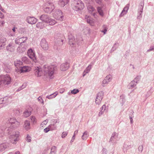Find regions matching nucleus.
Returning a JSON list of instances; mask_svg holds the SVG:
<instances>
[{
    "mask_svg": "<svg viewBox=\"0 0 154 154\" xmlns=\"http://www.w3.org/2000/svg\"><path fill=\"white\" fill-rule=\"evenodd\" d=\"M56 66L54 65H45L43 67L44 72V75H48L50 79H53L54 77V72Z\"/></svg>",
    "mask_w": 154,
    "mask_h": 154,
    "instance_id": "1",
    "label": "nucleus"
},
{
    "mask_svg": "<svg viewBox=\"0 0 154 154\" xmlns=\"http://www.w3.org/2000/svg\"><path fill=\"white\" fill-rule=\"evenodd\" d=\"M20 122L17 121L14 118H11L7 122L6 125L7 127V130L9 131L7 132L8 134L10 133L11 129L16 128L20 125Z\"/></svg>",
    "mask_w": 154,
    "mask_h": 154,
    "instance_id": "2",
    "label": "nucleus"
},
{
    "mask_svg": "<svg viewBox=\"0 0 154 154\" xmlns=\"http://www.w3.org/2000/svg\"><path fill=\"white\" fill-rule=\"evenodd\" d=\"M71 6L72 8L76 11L82 10L85 7L84 3L80 0H72Z\"/></svg>",
    "mask_w": 154,
    "mask_h": 154,
    "instance_id": "3",
    "label": "nucleus"
},
{
    "mask_svg": "<svg viewBox=\"0 0 154 154\" xmlns=\"http://www.w3.org/2000/svg\"><path fill=\"white\" fill-rule=\"evenodd\" d=\"M39 19L44 23L48 24L51 26H53L57 23L55 20L51 18L48 15L46 14L41 15L39 17Z\"/></svg>",
    "mask_w": 154,
    "mask_h": 154,
    "instance_id": "4",
    "label": "nucleus"
},
{
    "mask_svg": "<svg viewBox=\"0 0 154 154\" xmlns=\"http://www.w3.org/2000/svg\"><path fill=\"white\" fill-rule=\"evenodd\" d=\"M43 8L45 13L50 14L54 9L55 6L54 3L48 1L45 3Z\"/></svg>",
    "mask_w": 154,
    "mask_h": 154,
    "instance_id": "5",
    "label": "nucleus"
},
{
    "mask_svg": "<svg viewBox=\"0 0 154 154\" xmlns=\"http://www.w3.org/2000/svg\"><path fill=\"white\" fill-rule=\"evenodd\" d=\"M11 82V78L8 74L1 75L0 76V85L10 84Z\"/></svg>",
    "mask_w": 154,
    "mask_h": 154,
    "instance_id": "6",
    "label": "nucleus"
},
{
    "mask_svg": "<svg viewBox=\"0 0 154 154\" xmlns=\"http://www.w3.org/2000/svg\"><path fill=\"white\" fill-rule=\"evenodd\" d=\"M53 17L56 19L60 21H62L64 16L62 11L59 9L54 10L52 13Z\"/></svg>",
    "mask_w": 154,
    "mask_h": 154,
    "instance_id": "7",
    "label": "nucleus"
},
{
    "mask_svg": "<svg viewBox=\"0 0 154 154\" xmlns=\"http://www.w3.org/2000/svg\"><path fill=\"white\" fill-rule=\"evenodd\" d=\"M19 132L18 131H16L13 134L10 135L9 137L10 142L14 144H16L17 142L19 140Z\"/></svg>",
    "mask_w": 154,
    "mask_h": 154,
    "instance_id": "8",
    "label": "nucleus"
},
{
    "mask_svg": "<svg viewBox=\"0 0 154 154\" xmlns=\"http://www.w3.org/2000/svg\"><path fill=\"white\" fill-rule=\"evenodd\" d=\"M104 95V93L102 91L100 92L97 94L95 100L96 105H99L100 104Z\"/></svg>",
    "mask_w": 154,
    "mask_h": 154,
    "instance_id": "9",
    "label": "nucleus"
},
{
    "mask_svg": "<svg viewBox=\"0 0 154 154\" xmlns=\"http://www.w3.org/2000/svg\"><path fill=\"white\" fill-rule=\"evenodd\" d=\"M34 71L35 75L37 77H39L43 75H44V72L43 68H41L40 66L35 67Z\"/></svg>",
    "mask_w": 154,
    "mask_h": 154,
    "instance_id": "10",
    "label": "nucleus"
},
{
    "mask_svg": "<svg viewBox=\"0 0 154 154\" xmlns=\"http://www.w3.org/2000/svg\"><path fill=\"white\" fill-rule=\"evenodd\" d=\"M27 54L29 57L34 62H37L36 57L34 50L30 48L28 50Z\"/></svg>",
    "mask_w": 154,
    "mask_h": 154,
    "instance_id": "11",
    "label": "nucleus"
},
{
    "mask_svg": "<svg viewBox=\"0 0 154 154\" xmlns=\"http://www.w3.org/2000/svg\"><path fill=\"white\" fill-rule=\"evenodd\" d=\"M112 75L110 74L107 75L101 84L103 87L106 86L107 84L110 82L112 80Z\"/></svg>",
    "mask_w": 154,
    "mask_h": 154,
    "instance_id": "12",
    "label": "nucleus"
},
{
    "mask_svg": "<svg viewBox=\"0 0 154 154\" xmlns=\"http://www.w3.org/2000/svg\"><path fill=\"white\" fill-rule=\"evenodd\" d=\"M144 3L141 2L139 6V8L138 10V14L137 18L138 19L140 20L142 17V13Z\"/></svg>",
    "mask_w": 154,
    "mask_h": 154,
    "instance_id": "13",
    "label": "nucleus"
},
{
    "mask_svg": "<svg viewBox=\"0 0 154 154\" xmlns=\"http://www.w3.org/2000/svg\"><path fill=\"white\" fill-rule=\"evenodd\" d=\"M27 39V37H23L21 38L18 37L16 38L15 43L17 44H21L22 43L26 42Z\"/></svg>",
    "mask_w": 154,
    "mask_h": 154,
    "instance_id": "14",
    "label": "nucleus"
},
{
    "mask_svg": "<svg viewBox=\"0 0 154 154\" xmlns=\"http://www.w3.org/2000/svg\"><path fill=\"white\" fill-rule=\"evenodd\" d=\"M41 47L44 50H47L48 49V45L45 39H42L40 43Z\"/></svg>",
    "mask_w": 154,
    "mask_h": 154,
    "instance_id": "15",
    "label": "nucleus"
},
{
    "mask_svg": "<svg viewBox=\"0 0 154 154\" xmlns=\"http://www.w3.org/2000/svg\"><path fill=\"white\" fill-rule=\"evenodd\" d=\"M38 20L34 17L28 16L26 18V21L29 24H35L37 22Z\"/></svg>",
    "mask_w": 154,
    "mask_h": 154,
    "instance_id": "16",
    "label": "nucleus"
},
{
    "mask_svg": "<svg viewBox=\"0 0 154 154\" xmlns=\"http://www.w3.org/2000/svg\"><path fill=\"white\" fill-rule=\"evenodd\" d=\"M7 50L10 52H12L14 51L15 45L13 43H9L6 47Z\"/></svg>",
    "mask_w": 154,
    "mask_h": 154,
    "instance_id": "17",
    "label": "nucleus"
},
{
    "mask_svg": "<svg viewBox=\"0 0 154 154\" xmlns=\"http://www.w3.org/2000/svg\"><path fill=\"white\" fill-rule=\"evenodd\" d=\"M87 9L89 13L91 14H92L93 15L95 18H96V13L94 12L95 11V9L91 5H87Z\"/></svg>",
    "mask_w": 154,
    "mask_h": 154,
    "instance_id": "18",
    "label": "nucleus"
},
{
    "mask_svg": "<svg viewBox=\"0 0 154 154\" xmlns=\"http://www.w3.org/2000/svg\"><path fill=\"white\" fill-rule=\"evenodd\" d=\"M0 100H2V102L5 103H9L12 100V97L11 96H6L0 99Z\"/></svg>",
    "mask_w": 154,
    "mask_h": 154,
    "instance_id": "19",
    "label": "nucleus"
},
{
    "mask_svg": "<svg viewBox=\"0 0 154 154\" xmlns=\"http://www.w3.org/2000/svg\"><path fill=\"white\" fill-rule=\"evenodd\" d=\"M9 147L8 144L6 143L0 144V152H3Z\"/></svg>",
    "mask_w": 154,
    "mask_h": 154,
    "instance_id": "20",
    "label": "nucleus"
},
{
    "mask_svg": "<svg viewBox=\"0 0 154 154\" xmlns=\"http://www.w3.org/2000/svg\"><path fill=\"white\" fill-rule=\"evenodd\" d=\"M31 70L30 67L24 66L21 67L20 68V71L21 73L29 71Z\"/></svg>",
    "mask_w": 154,
    "mask_h": 154,
    "instance_id": "21",
    "label": "nucleus"
},
{
    "mask_svg": "<svg viewBox=\"0 0 154 154\" xmlns=\"http://www.w3.org/2000/svg\"><path fill=\"white\" fill-rule=\"evenodd\" d=\"M129 4H127L123 8V10L122 11L119 16L120 17H122L124 16V15L126 14H127L128 11L129 9Z\"/></svg>",
    "mask_w": 154,
    "mask_h": 154,
    "instance_id": "22",
    "label": "nucleus"
},
{
    "mask_svg": "<svg viewBox=\"0 0 154 154\" xmlns=\"http://www.w3.org/2000/svg\"><path fill=\"white\" fill-rule=\"evenodd\" d=\"M69 67V64L67 63H66L61 64L60 67V68L61 70L64 71L68 69Z\"/></svg>",
    "mask_w": 154,
    "mask_h": 154,
    "instance_id": "23",
    "label": "nucleus"
},
{
    "mask_svg": "<svg viewBox=\"0 0 154 154\" xmlns=\"http://www.w3.org/2000/svg\"><path fill=\"white\" fill-rule=\"evenodd\" d=\"M85 19L87 23H89L90 25L93 26L94 24V20L91 18L89 16L86 15L85 16Z\"/></svg>",
    "mask_w": 154,
    "mask_h": 154,
    "instance_id": "24",
    "label": "nucleus"
},
{
    "mask_svg": "<svg viewBox=\"0 0 154 154\" xmlns=\"http://www.w3.org/2000/svg\"><path fill=\"white\" fill-rule=\"evenodd\" d=\"M23 127L27 131L30 129V126L29 122L27 120H25L24 122Z\"/></svg>",
    "mask_w": 154,
    "mask_h": 154,
    "instance_id": "25",
    "label": "nucleus"
},
{
    "mask_svg": "<svg viewBox=\"0 0 154 154\" xmlns=\"http://www.w3.org/2000/svg\"><path fill=\"white\" fill-rule=\"evenodd\" d=\"M131 147V145H129V143H124L123 145V150L125 153L127 152V150Z\"/></svg>",
    "mask_w": 154,
    "mask_h": 154,
    "instance_id": "26",
    "label": "nucleus"
},
{
    "mask_svg": "<svg viewBox=\"0 0 154 154\" xmlns=\"http://www.w3.org/2000/svg\"><path fill=\"white\" fill-rule=\"evenodd\" d=\"M4 70L6 72L8 73L10 72L11 70V67L8 64H4L3 66Z\"/></svg>",
    "mask_w": 154,
    "mask_h": 154,
    "instance_id": "27",
    "label": "nucleus"
},
{
    "mask_svg": "<svg viewBox=\"0 0 154 154\" xmlns=\"http://www.w3.org/2000/svg\"><path fill=\"white\" fill-rule=\"evenodd\" d=\"M36 28L38 29H42L45 27V24L43 22H38L36 25Z\"/></svg>",
    "mask_w": 154,
    "mask_h": 154,
    "instance_id": "28",
    "label": "nucleus"
},
{
    "mask_svg": "<svg viewBox=\"0 0 154 154\" xmlns=\"http://www.w3.org/2000/svg\"><path fill=\"white\" fill-rule=\"evenodd\" d=\"M69 0H60L58 2L59 5L61 7H63L65 5L67 4Z\"/></svg>",
    "mask_w": 154,
    "mask_h": 154,
    "instance_id": "29",
    "label": "nucleus"
},
{
    "mask_svg": "<svg viewBox=\"0 0 154 154\" xmlns=\"http://www.w3.org/2000/svg\"><path fill=\"white\" fill-rule=\"evenodd\" d=\"M6 128L4 125H2L0 127V137H3L5 135V130Z\"/></svg>",
    "mask_w": 154,
    "mask_h": 154,
    "instance_id": "30",
    "label": "nucleus"
},
{
    "mask_svg": "<svg viewBox=\"0 0 154 154\" xmlns=\"http://www.w3.org/2000/svg\"><path fill=\"white\" fill-rule=\"evenodd\" d=\"M63 36V35L60 33H56L55 35V38L56 39H59L60 40L61 42L62 43L61 45L62 44L63 42V40L61 39Z\"/></svg>",
    "mask_w": 154,
    "mask_h": 154,
    "instance_id": "31",
    "label": "nucleus"
},
{
    "mask_svg": "<svg viewBox=\"0 0 154 154\" xmlns=\"http://www.w3.org/2000/svg\"><path fill=\"white\" fill-rule=\"evenodd\" d=\"M137 83L134 81H132L128 86V89H132L134 88L137 85Z\"/></svg>",
    "mask_w": 154,
    "mask_h": 154,
    "instance_id": "32",
    "label": "nucleus"
},
{
    "mask_svg": "<svg viewBox=\"0 0 154 154\" xmlns=\"http://www.w3.org/2000/svg\"><path fill=\"white\" fill-rule=\"evenodd\" d=\"M31 113V110L30 109H26L23 113V116L25 117H27L30 116Z\"/></svg>",
    "mask_w": 154,
    "mask_h": 154,
    "instance_id": "33",
    "label": "nucleus"
},
{
    "mask_svg": "<svg viewBox=\"0 0 154 154\" xmlns=\"http://www.w3.org/2000/svg\"><path fill=\"white\" fill-rule=\"evenodd\" d=\"M117 136L118 135L117 133L115 132H113L112 134L109 142H113L117 138Z\"/></svg>",
    "mask_w": 154,
    "mask_h": 154,
    "instance_id": "34",
    "label": "nucleus"
},
{
    "mask_svg": "<svg viewBox=\"0 0 154 154\" xmlns=\"http://www.w3.org/2000/svg\"><path fill=\"white\" fill-rule=\"evenodd\" d=\"M58 94V93L57 92H55L49 95L46 96V98H48L49 99H52L55 97Z\"/></svg>",
    "mask_w": 154,
    "mask_h": 154,
    "instance_id": "35",
    "label": "nucleus"
},
{
    "mask_svg": "<svg viewBox=\"0 0 154 154\" xmlns=\"http://www.w3.org/2000/svg\"><path fill=\"white\" fill-rule=\"evenodd\" d=\"M89 136V134L88 132L87 131H85L83 133V135L82 137V138L83 140H86Z\"/></svg>",
    "mask_w": 154,
    "mask_h": 154,
    "instance_id": "36",
    "label": "nucleus"
},
{
    "mask_svg": "<svg viewBox=\"0 0 154 154\" xmlns=\"http://www.w3.org/2000/svg\"><path fill=\"white\" fill-rule=\"evenodd\" d=\"M119 101L121 105L122 106L125 102V97L124 95H122L120 96Z\"/></svg>",
    "mask_w": 154,
    "mask_h": 154,
    "instance_id": "37",
    "label": "nucleus"
},
{
    "mask_svg": "<svg viewBox=\"0 0 154 154\" xmlns=\"http://www.w3.org/2000/svg\"><path fill=\"white\" fill-rule=\"evenodd\" d=\"M22 64V62L19 60H17L14 62V65L17 67Z\"/></svg>",
    "mask_w": 154,
    "mask_h": 154,
    "instance_id": "38",
    "label": "nucleus"
},
{
    "mask_svg": "<svg viewBox=\"0 0 154 154\" xmlns=\"http://www.w3.org/2000/svg\"><path fill=\"white\" fill-rule=\"evenodd\" d=\"M30 119L32 123L34 124L36 123L37 122V119L35 117L33 116H30Z\"/></svg>",
    "mask_w": 154,
    "mask_h": 154,
    "instance_id": "39",
    "label": "nucleus"
},
{
    "mask_svg": "<svg viewBox=\"0 0 154 154\" xmlns=\"http://www.w3.org/2000/svg\"><path fill=\"white\" fill-rule=\"evenodd\" d=\"M22 61L25 63H29L28 59L26 57H23L22 58Z\"/></svg>",
    "mask_w": 154,
    "mask_h": 154,
    "instance_id": "40",
    "label": "nucleus"
},
{
    "mask_svg": "<svg viewBox=\"0 0 154 154\" xmlns=\"http://www.w3.org/2000/svg\"><path fill=\"white\" fill-rule=\"evenodd\" d=\"M102 28L103 29L101 31V32H103L104 34H106L108 29L107 26L103 25L102 26Z\"/></svg>",
    "mask_w": 154,
    "mask_h": 154,
    "instance_id": "41",
    "label": "nucleus"
},
{
    "mask_svg": "<svg viewBox=\"0 0 154 154\" xmlns=\"http://www.w3.org/2000/svg\"><path fill=\"white\" fill-rule=\"evenodd\" d=\"M97 11L99 14L101 16L103 15V13L101 8L100 7L97 8Z\"/></svg>",
    "mask_w": 154,
    "mask_h": 154,
    "instance_id": "42",
    "label": "nucleus"
},
{
    "mask_svg": "<svg viewBox=\"0 0 154 154\" xmlns=\"http://www.w3.org/2000/svg\"><path fill=\"white\" fill-rule=\"evenodd\" d=\"M48 126L50 131H53L56 129V126L52 124L49 125Z\"/></svg>",
    "mask_w": 154,
    "mask_h": 154,
    "instance_id": "43",
    "label": "nucleus"
},
{
    "mask_svg": "<svg viewBox=\"0 0 154 154\" xmlns=\"http://www.w3.org/2000/svg\"><path fill=\"white\" fill-rule=\"evenodd\" d=\"M92 68V65L90 64L84 70L85 72L88 73L90 71Z\"/></svg>",
    "mask_w": 154,
    "mask_h": 154,
    "instance_id": "44",
    "label": "nucleus"
},
{
    "mask_svg": "<svg viewBox=\"0 0 154 154\" xmlns=\"http://www.w3.org/2000/svg\"><path fill=\"white\" fill-rule=\"evenodd\" d=\"M140 78L141 76L140 75L137 76L133 81H134V82H135L137 84L138 81L140 80Z\"/></svg>",
    "mask_w": 154,
    "mask_h": 154,
    "instance_id": "45",
    "label": "nucleus"
},
{
    "mask_svg": "<svg viewBox=\"0 0 154 154\" xmlns=\"http://www.w3.org/2000/svg\"><path fill=\"white\" fill-rule=\"evenodd\" d=\"M56 147L55 146H52L51 149V153H56Z\"/></svg>",
    "mask_w": 154,
    "mask_h": 154,
    "instance_id": "46",
    "label": "nucleus"
},
{
    "mask_svg": "<svg viewBox=\"0 0 154 154\" xmlns=\"http://www.w3.org/2000/svg\"><path fill=\"white\" fill-rule=\"evenodd\" d=\"M7 40L6 38L5 37H1L0 38V42L1 44L5 43L6 42Z\"/></svg>",
    "mask_w": 154,
    "mask_h": 154,
    "instance_id": "47",
    "label": "nucleus"
},
{
    "mask_svg": "<svg viewBox=\"0 0 154 154\" xmlns=\"http://www.w3.org/2000/svg\"><path fill=\"white\" fill-rule=\"evenodd\" d=\"M119 45L118 43H116L112 47V50L113 51H114L116 50L119 47Z\"/></svg>",
    "mask_w": 154,
    "mask_h": 154,
    "instance_id": "48",
    "label": "nucleus"
},
{
    "mask_svg": "<svg viewBox=\"0 0 154 154\" xmlns=\"http://www.w3.org/2000/svg\"><path fill=\"white\" fill-rule=\"evenodd\" d=\"M79 92V90L78 89H74L72 90L71 91V94H76Z\"/></svg>",
    "mask_w": 154,
    "mask_h": 154,
    "instance_id": "49",
    "label": "nucleus"
},
{
    "mask_svg": "<svg viewBox=\"0 0 154 154\" xmlns=\"http://www.w3.org/2000/svg\"><path fill=\"white\" fill-rule=\"evenodd\" d=\"M107 109L108 108L106 107L105 105H103L100 109V110L102 111H104V112H105V111H107Z\"/></svg>",
    "mask_w": 154,
    "mask_h": 154,
    "instance_id": "50",
    "label": "nucleus"
},
{
    "mask_svg": "<svg viewBox=\"0 0 154 154\" xmlns=\"http://www.w3.org/2000/svg\"><path fill=\"white\" fill-rule=\"evenodd\" d=\"M84 32L85 33V34H89L90 33V29L89 28H86L84 29Z\"/></svg>",
    "mask_w": 154,
    "mask_h": 154,
    "instance_id": "51",
    "label": "nucleus"
},
{
    "mask_svg": "<svg viewBox=\"0 0 154 154\" xmlns=\"http://www.w3.org/2000/svg\"><path fill=\"white\" fill-rule=\"evenodd\" d=\"M38 100L39 102V103H41L42 105L44 104L43 100L41 97L39 96L38 97Z\"/></svg>",
    "mask_w": 154,
    "mask_h": 154,
    "instance_id": "52",
    "label": "nucleus"
},
{
    "mask_svg": "<svg viewBox=\"0 0 154 154\" xmlns=\"http://www.w3.org/2000/svg\"><path fill=\"white\" fill-rule=\"evenodd\" d=\"M31 137L29 134H27V137L26 139V140L27 141V142H31Z\"/></svg>",
    "mask_w": 154,
    "mask_h": 154,
    "instance_id": "53",
    "label": "nucleus"
},
{
    "mask_svg": "<svg viewBox=\"0 0 154 154\" xmlns=\"http://www.w3.org/2000/svg\"><path fill=\"white\" fill-rule=\"evenodd\" d=\"M26 87V85H23L20 87L17 90V91H19L23 89L24 88Z\"/></svg>",
    "mask_w": 154,
    "mask_h": 154,
    "instance_id": "54",
    "label": "nucleus"
},
{
    "mask_svg": "<svg viewBox=\"0 0 154 154\" xmlns=\"http://www.w3.org/2000/svg\"><path fill=\"white\" fill-rule=\"evenodd\" d=\"M68 133L67 132H63L61 136L62 138H63L65 137L67 134Z\"/></svg>",
    "mask_w": 154,
    "mask_h": 154,
    "instance_id": "55",
    "label": "nucleus"
},
{
    "mask_svg": "<svg viewBox=\"0 0 154 154\" xmlns=\"http://www.w3.org/2000/svg\"><path fill=\"white\" fill-rule=\"evenodd\" d=\"M154 49V46H151L150 47L149 49L147 51V52H149L152 51Z\"/></svg>",
    "mask_w": 154,
    "mask_h": 154,
    "instance_id": "56",
    "label": "nucleus"
},
{
    "mask_svg": "<svg viewBox=\"0 0 154 154\" xmlns=\"http://www.w3.org/2000/svg\"><path fill=\"white\" fill-rule=\"evenodd\" d=\"M143 149V146L142 145H140L138 147L139 151L141 152L142 151Z\"/></svg>",
    "mask_w": 154,
    "mask_h": 154,
    "instance_id": "57",
    "label": "nucleus"
},
{
    "mask_svg": "<svg viewBox=\"0 0 154 154\" xmlns=\"http://www.w3.org/2000/svg\"><path fill=\"white\" fill-rule=\"evenodd\" d=\"M50 130L48 126L46 128H45L44 129V131L45 133H47Z\"/></svg>",
    "mask_w": 154,
    "mask_h": 154,
    "instance_id": "58",
    "label": "nucleus"
},
{
    "mask_svg": "<svg viewBox=\"0 0 154 154\" xmlns=\"http://www.w3.org/2000/svg\"><path fill=\"white\" fill-rule=\"evenodd\" d=\"M52 121L51 124L54 125H55L57 122V119H53Z\"/></svg>",
    "mask_w": 154,
    "mask_h": 154,
    "instance_id": "59",
    "label": "nucleus"
},
{
    "mask_svg": "<svg viewBox=\"0 0 154 154\" xmlns=\"http://www.w3.org/2000/svg\"><path fill=\"white\" fill-rule=\"evenodd\" d=\"M48 121V119H46V120H45L44 121L42 122L41 125H46L47 124Z\"/></svg>",
    "mask_w": 154,
    "mask_h": 154,
    "instance_id": "60",
    "label": "nucleus"
},
{
    "mask_svg": "<svg viewBox=\"0 0 154 154\" xmlns=\"http://www.w3.org/2000/svg\"><path fill=\"white\" fill-rule=\"evenodd\" d=\"M102 152L103 154H106L107 150L105 149H103L102 150Z\"/></svg>",
    "mask_w": 154,
    "mask_h": 154,
    "instance_id": "61",
    "label": "nucleus"
},
{
    "mask_svg": "<svg viewBox=\"0 0 154 154\" xmlns=\"http://www.w3.org/2000/svg\"><path fill=\"white\" fill-rule=\"evenodd\" d=\"M5 23L4 21L0 20V26H2L4 25Z\"/></svg>",
    "mask_w": 154,
    "mask_h": 154,
    "instance_id": "62",
    "label": "nucleus"
},
{
    "mask_svg": "<svg viewBox=\"0 0 154 154\" xmlns=\"http://www.w3.org/2000/svg\"><path fill=\"white\" fill-rule=\"evenodd\" d=\"M104 112V111H102L100 110V112H99L98 114L99 116H101Z\"/></svg>",
    "mask_w": 154,
    "mask_h": 154,
    "instance_id": "63",
    "label": "nucleus"
},
{
    "mask_svg": "<svg viewBox=\"0 0 154 154\" xmlns=\"http://www.w3.org/2000/svg\"><path fill=\"white\" fill-rule=\"evenodd\" d=\"M75 139V134H74V135L73 136L72 138V139L70 141V143H72L74 141Z\"/></svg>",
    "mask_w": 154,
    "mask_h": 154,
    "instance_id": "64",
    "label": "nucleus"
}]
</instances>
